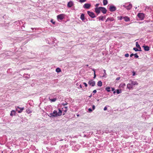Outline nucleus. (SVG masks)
Returning <instances> with one entry per match:
<instances>
[{
	"instance_id": "obj_40",
	"label": "nucleus",
	"mask_w": 153,
	"mask_h": 153,
	"mask_svg": "<svg viewBox=\"0 0 153 153\" xmlns=\"http://www.w3.org/2000/svg\"><path fill=\"white\" fill-rule=\"evenodd\" d=\"M97 92V91L96 90H94L93 91V93H96Z\"/></svg>"
},
{
	"instance_id": "obj_22",
	"label": "nucleus",
	"mask_w": 153,
	"mask_h": 153,
	"mask_svg": "<svg viewBox=\"0 0 153 153\" xmlns=\"http://www.w3.org/2000/svg\"><path fill=\"white\" fill-rule=\"evenodd\" d=\"M98 18H99V20H101L103 21V20L105 18L104 17V16H100Z\"/></svg>"
},
{
	"instance_id": "obj_26",
	"label": "nucleus",
	"mask_w": 153,
	"mask_h": 153,
	"mask_svg": "<svg viewBox=\"0 0 153 153\" xmlns=\"http://www.w3.org/2000/svg\"><path fill=\"white\" fill-rule=\"evenodd\" d=\"M110 88L109 87H106L105 88L106 91L108 92H109L110 91Z\"/></svg>"
},
{
	"instance_id": "obj_8",
	"label": "nucleus",
	"mask_w": 153,
	"mask_h": 153,
	"mask_svg": "<svg viewBox=\"0 0 153 153\" xmlns=\"http://www.w3.org/2000/svg\"><path fill=\"white\" fill-rule=\"evenodd\" d=\"M88 83L92 86H94L95 84V82L93 80H91L89 81Z\"/></svg>"
},
{
	"instance_id": "obj_55",
	"label": "nucleus",
	"mask_w": 153,
	"mask_h": 153,
	"mask_svg": "<svg viewBox=\"0 0 153 153\" xmlns=\"http://www.w3.org/2000/svg\"><path fill=\"white\" fill-rule=\"evenodd\" d=\"M80 87H82V86H81V85H80Z\"/></svg>"
},
{
	"instance_id": "obj_7",
	"label": "nucleus",
	"mask_w": 153,
	"mask_h": 153,
	"mask_svg": "<svg viewBox=\"0 0 153 153\" xmlns=\"http://www.w3.org/2000/svg\"><path fill=\"white\" fill-rule=\"evenodd\" d=\"M100 11H101L103 13L105 14L106 13L107 10L105 8L102 7H100Z\"/></svg>"
},
{
	"instance_id": "obj_37",
	"label": "nucleus",
	"mask_w": 153,
	"mask_h": 153,
	"mask_svg": "<svg viewBox=\"0 0 153 153\" xmlns=\"http://www.w3.org/2000/svg\"><path fill=\"white\" fill-rule=\"evenodd\" d=\"M99 4H97L95 5V6L96 7H97L99 6Z\"/></svg>"
},
{
	"instance_id": "obj_15",
	"label": "nucleus",
	"mask_w": 153,
	"mask_h": 153,
	"mask_svg": "<svg viewBox=\"0 0 153 153\" xmlns=\"http://www.w3.org/2000/svg\"><path fill=\"white\" fill-rule=\"evenodd\" d=\"M127 88L129 89L132 88V86L131 83H128L127 85Z\"/></svg>"
},
{
	"instance_id": "obj_28",
	"label": "nucleus",
	"mask_w": 153,
	"mask_h": 153,
	"mask_svg": "<svg viewBox=\"0 0 153 153\" xmlns=\"http://www.w3.org/2000/svg\"><path fill=\"white\" fill-rule=\"evenodd\" d=\"M117 91V94H118L121 92V91H119V90L118 89H117L116 90Z\"/></svg>"
},
{
	"instance_id": "obj_36",
	"label": "nucleus",
	"mask_w": 153,
	"mask_h": 153,
	"mask_svg": "<svg viewBox=\"0 0 153 153\" xmlns=\"http://www.w3.org/2000/svg\"><path fill=\"white\" fill-rule=\"evenodd\" d=\"M96 77V74H95V72H94V78H95Z\"/></svg>"
},
{
	"instance_id": "obj_30",
	"label": "nucleus",
	"mask_w": 153,
	"mask_h": 153,
	"mask_svg": "<svg viewBox=\"0 0 153 153\" xmlns=\"http://www.w3.org/2000/svg\"><path fill=\"white\" fill-rule=\"evenodd\" d=\"M11 113H14V115L15 114V113H16V111H15V110H12L11 111Z\"/></svg>"
},
{
	"instance_id": "obj_17",
	"label": "nucleus",
	"mask_w": 153,
	"mask_h": 153,
	"mask_svg": "<svg viewBox=\"0 0 153 153\" xmlns=\"http://www.w3.org/2000/svg\"><path fill=\"white\" fill-rule=\"evenodd\" d=\"M97 85L101 87L102 86V82L101 81H99L97 82Z\"/></svg>"
},
{
	"instance_id": "obj_9",
	"label": "nucleus",
	"mask_w": 153,
	"mask_h": 153,
	"mask_svg": "<svg viewBox=\"0 0 153 153\" xmlns=\"http://www.w3.org/2000/svg\"><path fill=\"white\" fill-rule=\"evenodd\" d=\"M95 11L97 13L99 14L100 13V7H96L95 8Z\"/></svg>"
},
{
	"instance_id": "obj_32",
	"label": "nucleus",
	"mask_w": 153,
	"mask_h": 153,
	"mask_svg": "<svg viewBox=\"0 0 153 153\" xmlns=\"http://www.w3.org/2000/svg\"><path fill=\"white\" fill-rule=\"evenodd\" d=\"M86 1V0H79V1L81 2H83Z\"/></svg>"
},
{
	"instance_id": "obj_41",
	"label": "nucleus",
	"mask_w": 153,
	"mask_h": 153,
	"mask_svg": "<svg viewBox=\"0 0 153 153\" xmlns=\"http://www.w3.org/2000/svg\"><path fill=\"white\" fill-rule=\"evenodd\" d=\"M88 110L89 112H91L92 111V110L90 108H89Z\"/></svg>"
},
{
	"instance_id": "obj_44",
	"label": "nucleus",
	"mask_w": 153,
	"mask_h": 153,
	"mask_svg": "<svg viewBox=\"0 0 153 153\" xmlns=\"http://www.w3.org/2000/svg\"><path fill=\"white\" fill-rule=\"evenodd\" d=\"M115 89L114 88H111V90L112 91H113Z\"/></svg>"
},
{
	"instance_id": "obj_49",
	"label": "nucleus",
	"mask_w": 153,
	"mask_h": 153,
	"mask_svg": "<svg viewBox=\"0 0 153 153\" xmlns=\"http://www.w3.org/2000/svg\"><path fill=\"white\" fill-rule=\"evenodd\" d=\"M92 97V94H91V95H90L89 96V97Z\"/></svg>"
},
{
	"instance_id": "obj_31",
	"label": "nucleus",
	"mask_w": 153,
	"mask_h": 153,
	"mask_svg": "<svg viewBox=\"0 0 153 153\" xmlns=\"http://www.w3.org/2000/svg\"><path fill=\"white\" fill-rule=\"evenodd\" d=\"M125 56L126 57H128L129 56V55L128 53H126L125 55Z\"/></svg>"
},
{
	"instance_id": "obj_35",
	"label": "nucleus",
	"mask_w": 153,
	"mask_h": 153,
	"mask_svg": "<svg viewBox=\"0 0 153 153\" xmlns=\"http://www.w3.org/2000/svg\"><path fill=\"white\" fill-rule=\"evenodd\" d=\"M120 79V77H117L116 78V80H119Z\"/></svg>"
},
{
	"instance_id": "obj_6",
	"label": "nucleus",
	"mask_w": 153,
	"mask_h": 153,
	"mask_svg": "<svg viewBox=\"0 0 153 153\" xmlns=\"http://www.w3.org/2000/svg\"><path fill=\"white\" fill-rule=\"evenodd\" d=\"M91 6V4H90L86 3L83 6V7L85 9H89Z\"/></svg>"
},
{
	"instance_id": "obj_5",
	"label": "nucleus",
	"mask_w": 153,
	"mask_h": 153,
	"mask_svg": "<svg viewBox=\"0 0 153 153\" xmlns=\"http://www.w3.org/2000/svg\"><path fill=\"white\" fill-rule=\"evenodd\" d=\"M24 109V108H20L19 106H17L16 108V111H18V113H21Z\"/></svg>"
},
{
	"instance_id": "obj_20",
	"label": "nucleus",
	"mask_w": 153,
	"mask_h": 153,
	"mask_svg": "<svg viewBox=\"0 0 153 153\" xmlns=\"http://www.w3.org/2000/svg\"><path fill=\"white\" fill-rule=\"evenodd\" d=\"M136 46L138 48L141 50V48L137 42L136 43Z\"/></svg>"
},
{
	"instance_id": "obj_29",
	"label": "nucleus",
	"mask_w": 153,
	"mask_h": 153,
	"mask_svg": "<svg viewBox=\"0 0 153 153\" xmlns=\"http://www.w3.org/2000/svg\"><path fill=\"white\" fill-rule=\"evenodd\" d=\"M134 55L135 56V57L136 58H138L139 57V56L137 55V53L134 54Z\"/></svg>"
},
{
	"instance_id": "obj_52",
	"label": "nucleus",
	"mask_w": 153,
	"mask_h": 153,
	"mask_svg": "<svg viewBox=\"0 0 153 153\" xmlns=\"http://www.w3.org/2000/svg\"><path fill=\"white\" fill-rule=\"evenodd\" d=\"M65 108L66 109L67 108V107H65Z\"/></svg>"
},
{
	"instance_id": "obj_4",
	"label": "nucleus",
	"mask_w": 153,
	"mask_h": 153,
	"mask_svg": "<svg viewBox=\"0 0 153 153\" xmlns=\"http://www.w3.org/2000/svg\"><path fill=\"white\" fill-rule=\"evenodd\" d=\"M87 13L89 16L91 18H94L96 17V16L94 13L91 12L90 11H88Z\"/></svg>"
},
{
	"instance_id": "obj_24",
	"label": "nucleus",
	"mask_w": 153,
	"mask_h": 153,
	"mask_svg": "<svg viewBox=\"0 0 153 153\" xmlns=\"http://www.w3.org/2000/svg\"><path fill=\"white\" fill-rule=\"evenodd\" d=\"M49 100L51 102H55L56 100V98H54L53 99H50Z\"/></svg>"
},
{
	"instance_id": "obj_50",
	"label": "nucleus",
	"mask_w": 153,
	"mask_h": 153,
	"mask_svg": "<svg viewBox=\"0 0 153 153\" xmlns=\"http://www.w3.org/2000/svg\"><path fill=\"white\" fill-rule=\"evenodd\" d=\"M86 66H88V65H87Z\"/></svg>"
},
{
	"instance_id": "obj_54",
	"label": "nucleus",
	"mask_w": 153,
	"mask_h": 153,
	"mask_svg": "<svg viewBox=\"0 0 153 153\" xmlns=\"http://www.w3.org/2000/svg\"><path fill=\"white\" fill-rule=\"evenodd\" d=\"M80 87H82V86H81V85H80Z\"/></svg>"
},
{
	"instance_id": "obj_14",
	"label": "nucleus",
	"mask_w": 153,
	"mask_h": 153,
	"mask_svg": "<svg viewBox=\"0 0 153 153\" xmlns=\"http://www.w3.org/2000/svg\"><path fill=\"white\" fill-rule=\"evenodd\" d=\"M114 19L113 17L108 18L106 19L105 22H106L107 21H114Z\"/></svg>"
},
{
	"instance_id": "obj_58",
	"label": "nucleus",
	"mask_w": 153,
	"mask_h": 153,
	"mask_svg": "<svg viewBox=\"0 0 153 153\" xmlns=\"http://www.w3.org/2000/svg\"><path fill=\"white\" fill-rule=\"evenodd\" d=\"M125 85V84H124V85Z\"/></svg>"
},
{
	"instance_id": "obj_19",
	"label": "nucleus",
	"mask_w": 153,
	"mask_h": 153,
	"mask_svg": "<svg viewBox=\"0 0 153 153\" xmlns=\"http://www.w3.org/2000/svg\"><path fill=\"white\" fill-rule=\"evenodd\" d=\"M123 19H124L125 21L126 22H128L130 21L129 18L128 17H124Z\"/></svg>"
},
{
	"instance_id": "obj_53",
	"label": "nucleus",
	"mask_w": 153,
	"mask_h": 153,
	"mask_svg": "<svg viewBox=\"0 0 153 153\" xmlns=\"http://www.w3.org/2000/svg\"><path fill=\"white\" fill-rule=\"evenodd\" d=\"M66 111H67V110H65V112H66Z\"/></svg>"
},
{
	"instance_id": "obj_23",
	"label": "nucleus",
	"mask_w": 153,
	"mask_h": 153,
	"mask_svg": "<svg viewBox=\"0 0 153 153\" xmlns=\"http://www.w3.org/2000/svg\"><path fill=\"white\" fill-rule=\"evenodd\" d=\"M56 71L57 73H59L61 72V70L59 68H57L56 69Z\"/></svg>"
},
{
	"instance_id": "obj_27",
	"label": "nucleus",
	"mask_w": 153,
	"mask_h": 153,
	"mask_svg": "<svg viewBox=\"0 0 153 153\" xmlns=\"http://www.w3.org/2000/svg\"><path fill=\"white\" fill-rule=\"evenodd\" d=\"M124 17L121 16H118L117 18L118 19L120 20H122V19H123Z\"/></svg>"
},
{
	"instance_id": "obj_38",
	"label": "nucleus",
	"mask_w": 153,
	"mask_h": 153,
	"mask_svg": "<svg viewBox=\"0 0 153 153\" xmlns=\"http://www.w3.org/2000/svg\"><path fill=\"white\" fill-rule=\"evenodd\" d=\"M107 110V108L106 107H105L104 108V111H106Z\"/></svg>"
},
{
	"instance_id": "obj_3",
	"label": "nucleus",
	"mask_w": 153,
	"mask_h": 153,
	"mask_svg": "<svg viewBox=\"0 0 153 153\" xmlns=\"http://www.w3.org/2000/svg\"><path fill=\"white\" fill-rule=\"evenodd\" d=\"M57 17L58 20H62L64 18L65 15L63 14L59 15L57 16Z\"/></svg>"
},
{
	"instance_id": "obj_12",
	"label": "nucleus",
	"mask_w": 153,
	"mask_h": 153,
	"mask_svg": "<svg viewBox=\"0 0 153 153\" xmlns=\"http://www.w3.org/2000/svg\"><path fill=\"white\" fill-rule=\"evenodd\" d=\"M74 5L72 1H70L68 2L67 4V6L69 7H71Z\"/></svg>"
},
{
	"instance_id": "obj_16",
	"label": "nucleus",
	"mask_w": 153,
	"mask_h": 153,
	"mask_svg": "<svg viewBox=\"0 0 153 153\" xmlns=\"http://www.w3.org/2000/svg\"><path fill=\"white\" fill-rule=\"evenodd\" d=\"M80 19L82 21H83L85 19V16L84 14L83 13H82L81 15L80 16Z\"/></svg>"
},
{
	"instance_id": "obj_33",
	"label": "nucleus",
	"mask_w": 153,
	"mask_h": 153,
	"mask_svg": "<svg viewBox=\"0 0 153 153\" xmlns=\"http://www.w3.org/2000/svg\"><path fill=\"white\" fill-rule=\"evenodd\" d=\"M53 19H51V22H52V23L53 24H55V22H53Z\"/></svg>"
},
{
	"instance_id": "obj_34",
	"label": "nucleus",
	"mask_w": 153,
	"mask_h": 153,
	"mask_svg": "<svg viewBox=\"0 0 153 153\" xmlns=\"http://www.w3.org/2000/svg\"><path fill=\"white\" fill-rule=\"evenodd\" d=\"M83 84L85 85V87H86L87 86V84L85 82H84Z\"/></svg>"
},
{
	"instance_id": "obj_48",
	"label": "nucleus",
	"mask_w": 153,
	"mask_h": 153,
	"mask_svg": "<svg viewBox=\"0 0 153 153\" xmlns=\"http://www.w3.org/2000/svg\"><path fill=\"white\" fill-rule=\"evenodd\" d=\"M92 71H94V72H95V70L94 69H92Z\"/></svg>"
},
{
	"instance_id": "obj_11",
	"label": "nucleus",
	"mask_w": 153,
	"mask_h": 153,
	"mask_svg": "<svg viewBox=\"0 0 153 153\" xmlns=\"http://www.w3.org/2000/svg\"><path fill=\"white\" fill-rule=\"evenodd\" d=\"M116 10V8L114 6H111L109 8V10L111 11H114Z\"/></svg>"
},
{
	"instance_id": "obj_10",
	"label": "nucleus",
	"mask_w": 153,
	"mask_h": 153,
	"mask_svg": "<svg viewBox=\"0 0 153 153\" xmlns=\"http://www.w3.org/2000/svg\"><path fill=\"white\" fill-rule=\"evenodd\" d=\"M123 6L128 10H129L131 8L132 5L131 4H129L128 6L124 5Z\"/></svg>"
},
{
	"instance_id": "obj_18",
	"label": "nucleus",
	"mask_w": 153,
	"mask_h": 153,
	"mask_svg": "<svg viewBox=\"0 0 153 153\" xmlns=\"http://www.w3.org/2000/svg\"><path fill=\"white\" fill-rule=\"evenodd\" d=\"M144 49L146 51H148L149 50V47L148 46H143Z\"/></svg>"
},
{
	"instance_id": "obj_21",
	"label": "nucleus",
	"mask_w": 153,
	"mask_h": 153,
	"mask_svg": "<svg viewBox=\"0 0 153 153\" xmlns=\"http://www.w3.org/2000/svg\"><path fill=\"white\" fill-rule=\"evenodd\" d=\"M108 3L107 0H103V4L104 5H106Z\"/></svg>"
},
{
	"instance_id": "obj_46",
	"label": "nucleus",
	"mask_w": 153,
	"mask_h": 153,
	"mask_svg": "<svg viewBox=\"0 0 153 153\" xmlns=\"http://www.w3.org/2000/svg\"><path fill=\"white\" fill-rule=\"evenodd\" d=\"M104 72L105 74L106 75V73L105 71V70H104Z\"/></svg>"
},
{
	"instance_id": "obj_2",
	"label": "nucleus",
	"mask_w": 153,
	"mask_h": 153,
	"mask_svg": "<svg viewBox=\"0 0 153 153\" xmlns=\"http://www.w3.org/2000/svg\"><path fill=\"white\" fill-rule=\"evenodd\" d=\"M137 16L141 20H143L145 16L144 14L142 13H138Z\"/></svg>"
},
{
	"instance_id": "obj_51",
	"label": "nucleus",
	"mask_w": 153,
	"mask_h": 153,
	"mask_svg": "<svg viewBox=\"0 0 153 153\" xmlns=\"http://www.w3.org/2000/svg\"><path fill=\"white\" fill-rule=\"evenodd\" d=\"M115 93V91H114V94Z\"/></svg>"
},
{
	"instance_id": "obj_57",
	"label": "nucleus",
	"mask_w": 153,
	"mask_h": 153,
	"mask_svg": "<svg viewBox=\"0 0 153 153\" xmlns=\"http://www.w3.org/2000/svg\"><path fill=\"white\" fill-rule=\"evenodd\" d=\"M125 85V84H124V85Z\"/></svg>"
},
{
	"instance_id": "obj_43",
	"label": "nucleus",
	"mask_w": 153,
	"mask_h": 153,
	"mask_svg": "<svg viewBox=\"0 0 153 153\" xmlns=\"http://www.w3.org/2000/svg\"><path fill=\"white\" fill-rule=\"evenodd\" d=\"M134 55V54H133V53L131 54L130 55V56L131 57H132V56H133V55Z\"/></svg>"
},
{
	"instance_id": "obj_13",
	"label": "nucleus",
	"mask_w": 153,
	"mask_h": 153,
	"mask_svg": "<svg viewBox=\"0 0 153 153\" xmlns=\"http://www.w3.org/2000/svg\"><path fill=\"white\" fill-rule=\"evenodd\" d=\"M130 82L131 84L133 85H138V83L136 81H132V80H131L130 81Z\"/></svg>"
},
{
	"instance_id": "obj_47",
	"label": "nucleus",
	"mask_w": 153,
	"mask_h": 153,
	"mask_svg": "<svg viewBox=\"0 0 153 153\" xmlns=\"http://www.w3.org/2000/svg\"><path fill=\"white\" fill-rule=\"evenodd\" d=\"M10 115L11 116H13V114H12V113H11L10 114Z\"/></svg>"
},
{
	"instance_id": "obj_1",
	"label": "nucleus",
	"mask_w": 153,
	"mask_h": 153,
	"mask_svg": "<svg viewBox=\"0 0 153 153\" xmlns=\"http://www.w3.org/2000/svg\"><path fill=\"white\" fill-rule=\"evenodd\" d=\"M59 111L57 112L56 111L54 110L53 113L50 114V117H55L60 116L62 115V111L60 109H59Z\"/></svg>"
},
{
	"instance_id": "obj_45",
	"label": "nucleus",
	"mask_w": 153,
	"mask_h": 153,
	"mask_svg": "<svg viewBox=\"0 0 153 153\" xmlns=\"http://www.w3.org/2000/svg\"><path fill=\"white\" fill-rule=\"evenodd\" d=\"M67 103H65V104H63L62 105H63L64 106H65V105H67Z\"/></svg>"
},
{
	"instance_id": "obj_56",
	"label": "nucleus",
	"mask_w": 153,
	"mask_h": 153,
	"mask_svg": "<svg viewBox=\"0 0 153 153\" xmlns=\"http://www.w3.org/2000/svg\"><path fill=\"white\" fill-rule=\"evenodd\" d=\"M80 87H82V86H81V85H80Z\"/></svg>"
},
{
	"instance_id": "obj_39",
	"label": "nucleus",
	"mask_w": 153,
	"mask_h": 153,
	"mask_svg": "<svg viewBox=\"0 0 153 153\" xmlns=\"http://www.w3.org/2000/svg\"><path fill=\"white\" fill-rule=\"evenodd\" d=\"M133 73V76H134L135 74V72L134 71H133L132 72Z\"/></svg>"
},
{
	"instance_id": "obj_25",
	"label": "nucleus",
	"mask_w": 153,
	"mask_h": 153,
	"mask_svg": "<svg viewBox=\"0 0 153 153\" xmlns=\"http://www.w3.org/2000/svg\"><path fill=\"white\" fill-rule=\"evenodd\" d=\"M133 50H134L136 51H141V50L140 49L139 50L137 48H133Z\"/></svg>"
},
{
	"instance_id": "obj_42",
	"label": "nucleus",
	"mask_w": 153,
	"mask_h": 153,
	"mask_svg": "<svg viewBox=\"0 0 153 153\" xmlns=\"http://www.w3.org/2000/svg\"><path fill=\"white\" fill-rule=\"evenodd\" d=\"M92 108L93 110H94L95 108V106L94 105H93L92 106Z\"/></svg>"
}]
</instances>
